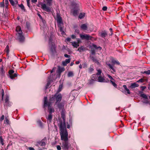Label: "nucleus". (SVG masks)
Wrapping results in <instances>:
<instances>
[{
  "label": "nucleus",
  "mask_w": 150,
  "mask_h": 150,
  "mask_svg": "<svg viewBox=\"0 0 150 150\" xmlns=\"http://www.w3.org/2000/svg\"><path fill=\"white\" fill-rule=\"evenodd\" d=\"M59 29L60 31L62 32V34H63L64 33V31L63 27H60V28H59Z\"/></svg>",
  "instance_id": "nucleus-44"
},
{
  "label": "nucleus",
  "mask_w": 150,
  "mask_h": 150,
  "mask_svg": "<svg viewBox=\"0 0 150 150\" xmlns=\"http://www.w3.org/2000/svg\"><path fill=\"white\" fill-rule=\"evenodd\" d=\"M8 0H5V4L6 5V6H7V5H8Z\"/></svg>",
  "instance_id": "nucleus-61"
},
{
  "label": "nucleus",
  "mask_w": 150,
  "mask_h": 150,
  "mask_svg": "<svg viewBox=\"0 0 150 150\" xmlns=\"http://www.w3.org/2000/svg\"><path fill=\"white\" fill-rule=\"evenodd\" d=\"M16 30L18 33H22L21 27L19 26H18L16 27Z\"/></svg>",
  "instance_id": "nucleus-26"
},
{
  "label": "nucleus",
  "mask_w": 150,
  "mask_h": 150,
  "mask_svg": "<svg viewBox=\"0 0 150 150\" xmlns=\"http://www.w3.org/2000/svg\"><path fill=\"white\" fill-rule=\"evenodd\" d=\"M5 71L4 69V66H2L0 70V76H1V78H3L5 77Z\"/></svg>",
  "instance_id": "nucleus-13"
},
{
  "label": "nucleus",
  "mask_w": 150,
  "mask_h": 150,
  "mask_svg": "<svg viewBox=\"0 0 150 150\" xmlns=\"http://www.w3.org/2000/svg\"><path fill=\"white\" fill-rule=\"evenodd\" d=\"M48 79H49V81L47 83V84H46V89L48 88L49 87V86H50V81H51V80L49 78H48Z\"/></svg>",
  "instance_id": "nucleus-31"
},
{
  "label": "nucleus",
  "mask_w": 150,
  "mask_h": 150,
  "mask_svg": "<svg viewBox=\"0 0 150 150\" xmlns=\"http://www.w3.org/2000/svg\"><path fill=\"white\" fill-rule=\"evenodd\" d=\"M5 51H6L7 54H9V47L8 45H7L5 50Z\"/></svg>",
  "instance_id": "nucleus-32"
},
{
  "label": "nucleus",
  "mask_w": 150,
  "mask_h": 150,
  "mask_svg": "<svg viewBox=\"0 0 150 150\" xmlns=\"http://www.w3.org/2000/svg\"><path fill=\"white\" fill-rule=\"evenodd\" d=\"M85 16V13H80L79 16V18L80 19H82L84 18Z\"/></svg>",
  "instance_id": "nucleus-24"
},
{
  "label": "nucleus",
  "mask_w": 150,
  "mask_h": 150,
  "mask_svg": "<svg viewBox=\"0 0 150 150\" xmlns=\"http://www.w3.org/2000/svg\"><path fill=\"white\" fill-rule=\"evenodd\" d=\"M107 76L110 79V80L112 81H114V79L112 78V77L110 76V75L107 74Z\"/></svg>",
  "instance_id": "nucleus-50"
},
{
  "label": "nucleus",
  "mask_w": 150,
  "mask_h": 150,
  "mask_svg": "<svg viewBox=\"0 0 150 150\" xmlns=\"http://www.w3.org/2000/svg\"><path fill=\"white\" fill-rule=\"evenodd\" d=\"M57 105V106L58 108L60 109H62L64 106V105H63V103H58L57 104H56Z\"/></svg>",
  "instance_id": "nucleus-22"
},
{
  "label": "nucleus",
  "mask_w": 150,
  "mask_h": 150,
  "mask_svg": "<svg viewBox=\"0 0 150 150\" xmlns=\"http://www.w3.org/2000/svg\"><path fill=\"white\" fill-rule=\"evenodd\" d=\"M107 35V34L105 32H102L100 35V36L103 37L104 38Z\"/></svg>",
  "instance_id": "nucleus-33"
},
{
  "label": "nucleus",
  "mask_w": 150,
  "mask_h": 150,
  "mask_svg": "<svg viewBox=\"0 0 150 150\" xmlns=\"http://www.w3.org/2000/svg\"><path fill=\"white\" fill-rule=\"evenodd\" d=\"M18 6L21 7L22 10H24V11H25V9L24 6L23 4H21L20 5H18Z\"/></svg>",
  "instance_id": "nucleus-39"
},
{
  "label": "nucleus",
  "mask_w": 150,
  "mask_h": 150,
  "mask_svg": "<svg viewBox=\"0 0 150 150\" xmlns=\"http://www.w3.org/2000/svg\"><path fill=\"white\" fill-rule=\"evenodd\" d=\"M0 142L2 145H4V143L3 142V140L1 136L0 137Z\"/></svg>",
  "instance_id": "nucleus-42"
},
{
  "label": "nucleus",
  "mask_w": 150,
  "mask_h": 150,
  "mask_svg": "<svg viewBox=\"0 0 150 150\" xmlns=\"http://www.w3.org/2000/svg\"><path fill=\"white\" fill-rule=\"evenodd\" d=\"M64 142L62 143V146L65 150H67L69 148V144L68 141H64Z\"/></svg>",
  "instance_id": "nucleus-12"
},
{
  "label": "nucleus",
  "mask_w": 150,
  "mask_h": 150,
  "mask_svg": "<svg viewBox=\"0 0 150 150\" xmlns=\"http://www.w3.org/2000/svg\"><path fill=\"white\" fill-rule=\"evenodd\" d=\"M58 27L59 28H60V27H62L63 23H58Z\"/></svg>",
  "instance_id": "nucleus-63"
},
{
  "label": "nucleus",
  "mask_w": 150,
  "mask_h": 150,
  "mask_svg": "<svg viewBox=\"0 0 150 150\" xmlns=\"http://www.w3.org/2000/svg\"><path fill=\"white\" fill-rule=\"evenodd\" d=\"M81 42V40L78 38L76 40V48L77 47L79 46V44Z\"/></svg>",
  "instance_id": "nucleus-25"
},
{
  "label": "nucleus",
  "mask_w": 150,
  "mask_h": 150,
  "mask_svg": "<svg viewBox=\"0 0 150 150\" xmlns=\"http://www.w3.org/2000/svg\"><path fill=\"white\" fill-rule=\"evenodd\" d=\"M88 25L86 24H82L80 26L81 29L85 31L86 30L88 29Z\"/></svg>",
  "instance_id": "nucleus-15"
},
{
  "label": "nucleus",
  "mask_w": 150,
  "mask_h": 150,
  "mask_svg": "<svg viewBox=\"0 0 150 150\" xmlns=\"http://www.w3.org/2000/svg\"><path fill=\"white\" fill-rule=\"evenodd\" d=\"M4 118V115H3L0 118V121L2 122Z\"/></svg>",
  "instance_id": "nucleus-53"
},
{
  "label": "nucleus",
  "mask_w": 150,
  "mask_h": 150,
  "mask_svg": "<svg viewBox=\"0 0 150 150\" xmlns=\"http://www.w3.org/2000/svg\"><path fill=\"white\" fill-rule=\"evenodd\" d=\"M148 99H144L142 100V101L143 103H149V102L148 101Z\"/></svg>",
  "instance_id": "nucleus-47"
},
{
  "label": "nucleus",
  "mask_w": 150,
  "mask_h": 150,
  "mask_svg": "<svg viewBox=\"0 0 150 150\" xmlns=\"http://www.w3.org/2000/svg\"><path fill=\"white\" fill-rule=\"evenodd\" d=\"M98 81L100 82H105V79L103 77H102L101 76H99L98 77Z\"/></svg>",
  "instance_id": "nucleus-19"
},
{
  "label": "nucleus",
  "mask_w": 150,
  "mask_h": 150,
  "mask_svg": "<svg viewBox=\"0 0 150 150\" xmlns=\"http://www.w3.org/2000/svg\"><path fill=\"white\" fill-rule=\"evenodd\" d=\"M71 9V14L75 16V3L74 2H72L70 5Z\"/></svg>",
  "instance_id": "nucleus-7"
},
{
  "label": "nucleus",
  "mask_w": 150,
  "mask_h": 150,
  "mask_svg": "<svg viewBox=\"0 0 150 150\" xmlns=\"http://www.w3.org/2000/svg\"><path fill=\"white\" fill-rule=\"evenodd\" d=\"M55 99L56 101L55 104H57V103H59L62 99V95L61 93H58L57 92L55 94Z\"/></svg>",
  "instance_id": "nucleus-5"
},
{
  "label": "nucleus",
  "mask_w": 150,
  "mask_h": 150,
  "mask_svg": "<svg viewBox=\"0 0 150 150\" xmlns=\"http://www.w3.org/2000/svg\"><path fill=\"white\" fill-rule=\"evenodd\" d=\"M4 6V1L0 3V7H3Z\"/></svg>",
  "instance_id": "nucleus-46"
},
{
  "label": "nucleus",
  "mask_w": 150,
  "mask_h": 150,
  "mask_svg": "<svg viewBox=\"0 0 150 150\" xmlns=\"http://www.w3.org/2000/svg\"><path fill=\"white\" fill-rule=\"evenodd\" d=\"M40 4L41 6V8L44 11L48 12H50L51 11V8L47 6L45 4H43L41 2Z\"/></svg>",
  "instance_id": "nucleus-6"
},
{
  "label": "nucleus",
  "mask_w": 150,
  "mask_h": 150,
  "mask_svg": "<svg viewBox=\"0 0 150 150\" xmlns=\"http://www.w3.org/2000/svg\"><path fill=\"white\" fill-rule=\"evenodd\" d=\"M61 117L63 119V123H64L66 125L65 123V113L64 110H62L61 113Z\"/></svg>",
  "instance_id": "nucleus-14"
},
{
  "label": "nucleus",
  "mask_w": 150,
  "mask_h": 150,
  "mask_svg": "<svg viewBox=\"0 0 150 150\" xmlns=\"http://www.w3.org/2000/svg\"><path fill=\"white\" fill-rule=\"evenodd\" d=\"M38 124L39 126L41 127H43L42 123L41 121H39L38 122Z\"/></svg>",
  "instance_id": "nucleus-43"
},
{
  "label": "nucleus",
  "mask_w": 150,
  "mask_h": 150,
  "mask_svg": "<svg viewBox=\"0 0 150 150\" xmlns=\"http://www.w3.org/2000/svg\"><path fill=\"white\" fill-rule=\"evenodd\" d=\"M110 82L114 87H115V88H116L117 87V85L115 82H114V81H113L110 80Z\"/></svg>",
  "instance_id": "nucleus-37"
},
{
  "label": "nucleus",
  "mask_w": 150,
  "mask_h": 150,
  "mask_svg": "<svg viewBox=\"0 0 150 150\" xmlns=\"http://www.w3.org/2000/svg\"><path fill=\"white\" fill-rule=\"evenodd\" d=\"M10 4L12 6H14L15 4V3L13 0H9Z\"/></svg>",
  "instance_id": "nucleus-45"
},
{
  "label": "nucleus",
  "mask_w": 150,
  "mask_h": 150,
  "mask_svg": "<svg viewBox=\"0 0 150 150\" xmlns=\"http://www.w3.org/2000/svg\"><path fill=\"white\" fill-rule=\"evenodd\" d=\"M71 44L74 47H75V41L71 42Z\"/></svg>",
  "instance_id": "nucleus-64"
},
{
  "label": "nucleus",
  "mask_w": 150,
  "mask_h": 150,
  "mask_svg": "<svg viewBox=\"0 0 150 150\" xmlns=\"http://www.w3.org/2000/svg\"><path fill=\"white\" fill-rule=\"evenodd\" d=\"M80 4L79 2L76 3V14L77 13V11L79 9Z\"/></svg>",
  "instance_id": "nucleus-21"
},
{
  "label": "nucleus",
  "mask_w": 150,
  "mask_h": 150,
  "mask_svg": "<svg viewBox=\"0 0 150 150\" xmlns=\"http://www.w3.org/2000/svg\"><path fill=\"white\" fill-rule=\"evenodd\" d=\"M8 116H7L5 117V120H4V123H6L8 125H9L10 124V122L8 118Z\"/></svg>",
  "instance_id": "nucleus-27"
},
{
  "label": "nucleus",
  "mask_w": 150,
  "mask_h": 150,
  "mask_svg": "<svg viewBox=\"0 0 150 150\" xmlns=\"http://www.w3.org/2000/svg\"><path fill=\"white\" fill-rule=\"evenodd\" d=\"M140 88L143 91L146 88V87L144 86H141Z\"/></svg>",
  "instance_id": "nucleus-54"
},
{
  "label": "nucleus",
  "mask_w": 150,
  "mask_h": 150,
  "mask_svg": "<svg viewBox=\"0 0 150 150\" xmlns=\"http://www.w3.org/2000/svg\"><path fill=\"white\" fill-rule=\"evenodd\" d=\"M111 63L112 64V65H111L110 64H108L107 65L109 66V68L112 70V71H111V72L113 73L116 72V71L114 68V65L115 64L119 65L120 64V63L118 61L115 60L114 59H112L111 61Z\"/></svg>",
  "instance_id": "nucleus-3"
},
{
  "label": "nucleus",
  "mask_w": 150,
  "mask_h": 150,
  "mask_svg": "<svg viewBox=\"0 0 150 150\" xmlns=\"http://www.w3.org/2000/svg\"><path fill=\"white\" fill-rule=\"evenodd\" d=\"M144 73H145L147 74H150V70H149L146 71H144Z\"/></svg>",
  "instance_id": "nucleus-51"
},
{
  "label": "nucleus",
  "mask_w": 150,
  "mask_h": 150,
  "mask_svg": "<svg viewBox=\"0 0 150 150\" xmlns=\"http://www.w3.org/2000/svg\"><path fill=\"white\" fill-rule=\"evenodd\" d=\"M85 49V47L84 46H81L79 47L78 50L79 52H82Z\"/></svg>",
  "instance_id": "nucleus-29"
},
{
  "label": "nucleus",
  "mask_w": 150,
  "mask_h": 150,
  "mask_svg": "<svg viewBox=\"0 0 150 150\" xmlns=\"http://www.w3.org/2000/svg\"><path fill=\"white\" fill-rule=\"evenodd\" d=\"M92 46L93 47H94L95 48H96V49H98L100 50L102 49V48L101 47H100V46L97 47L96 45H94V44Z\"/></svg>",
  "instance_id": "nucleus-35"
},
{
  "label": "nucleus",
  "mask_w": 150,
  "mask_h": 150,
  "mask_svg": "<svg viewBox=\"0 0 150 150\" xmlns=\"http://www.w3.org/2000/svg\"><path fill=\"white\" fill-rule=\"evenodd\" d=\"M141 96L145 99H148L147 96L144 94H141Z\"/></svg>",
  "instance_id": "nucleus-36"
},
{
  "label": "nucleus",
  "mask_w": 150,
  "mask_h": 150,
  "mask_svg": "<svg viewBox=\"0 0 150 150\" xmlns=\"http://www.w3.org/2000/svg\"><path fill=\"white\" fill-rule=\"evenodd\" d=\"M144 79H140L139 80H138L137 82H141V83H142V82H143L144 81Z\"/></svg>",
  "instance_id": "nucleus-48"
},
{
  "label": "nucleus",
  "mask_w": 150,
  "mask_h": 150,
  "mask_svg": "<svg viewBox=\"0 0 150 150\" xmlns=\"http://www.w3.org/2000/svg\"><path fill=\"white\" fill-rule=\"evenodd\" d=\"M59 126L61 139L63 141H68V133L66 128V125L63 123V121L62 120H59Z\"/></svg>",
  "instance_id": "nucleus-1"
},
{
  "label": "nucleus",
  "mask_w": 150,
  "mask_h": 150,
  "mask_svg": "<svg viewBox=\"0 0 150 150\" xmlns=\"http://www.w3.org/2000/svg\"><path fill=\"white\" fill-rule=\"evenodd\" d=\"M70 60L71 59L69 58L66 59L65 61H63L62 62V65L64 66L67 65V64L70 62Z\"/></svg>",
  "instance_id": "nucleus-16"
},
{
  "label": "nucleus",
  "mask_w": 150,
  "mask_h": 150,
  "mask_svg": "<svg viewBox=\"0 0 150 150\" xmlns=\"http://www.w3.org/2000/svg\"><path fill=\"white\" fill-rule=\"evenodd\" d=\"M64 56L66 58H69L70 57V56L67 54H65L64 55Z\"/></svg>",
  "instance_id": "nucleus-60"
},
{
  "label": "nucleus",
  "mask_w": 150,
  "mask_h": 150,
  "mask_svg": "<svg viewBox=\"0 0 150 150\" xmlns=\"http://www.w3.org/2000/svg\"><path fill=\"white\" fill-rule=\"evenodd\" d=\"M47 100V97H45L44 98V105L43 107L45 109V110L46 109L45 108L47 106H48V109L49 110V114H52V112L54 111V110L53 108H51V102H48Z\"/></svg>",
  "instance_id": "nucleus-2"
},
{
  "label": "nucleus",
  "mask_w": 150,
  "mask_h": 150,
  "mask_svg": "<svg viewBox=\"0 0 150 150\" xmlns=\"http://www.w3.org/2000/svg\"><path fill=\"white\" fill-rule=\"evenodd\" d=\"M12 145V144L11 143H9L8 144V145L7 146L6 149H8V147L9 146H11Z\"/></svg>",
  "instance_id": "nucleus-59"
},
{
  "label": "nucleus",
  "mask_w": 150,
  "mask_h": 150,
  "mask_svg": "<svg viewBox=\"0 0 150 150\" xmlns=\"http://www.w3.org/2000/svg\"><path fill=\"white\" fill-rule=\"evenodd\" d=\"M52 114H50L48 116V117L47 118V120L50 123L51 122L52 120Z\"/></svg>",
  "instance_id": "nucleus-23"
},
{
  "label": "nucleus",
  "mask_w": 150,
  "mask_h": 150,
  "mask_svg": "<svg viewBox=\"0 0 150 150\" xmlns=\"http://www.w3.org/2000/svg\"><path fill=\"white\" fill-rule=\"evenodd\" d=\"M55 94L54 95H52V96L50 97L49 99V102H51V104L52 103H53L55 100Z\"/></svg>",
  "instance_id": "nucleus-20"
},
{
  "label": "nucleus",
  "mask_w": 150,
  "mask_h": 150,
  "mask_svg": "<svg viewBox=\"0 0 150 150\" xmlns=\"http://www.w3.org/2000/svg\"><path fill=\"white\" fill-rule=\"evenodd\" d=\"M88 70H89V71L90 72H92V71H93V68L91 67V68H90L89 69H88Z\"/></svg>",
  "instance_id": "nucleus-57"
},
{
  "label": "nucleus",
  "mask_w": 150,
  "mask_h": 150,
  "mask_svg": "<svg viewBox=\"0 0 150 150\" xmlns=\"http://www.w3.org/2000/svg\"><path fill=\"white\" fill-rule=\"evenodd\" d=\"M74 76V74L73 72L70 71L69 72L68 74V77H72Z\"/></svg>",
  "instance_id": "nucleus-34"
},
{
  "label": "nucleus",
  "mask_w": 150,
  "mask_h": 150,
  "mask_svg": "<svg viewBox=\"0 0 150 150\" xmlns=\"http://www.w3.org/2000/svg\"><path fill=\"white\" fill-rule=\"evenodd\" d=\"M107 8L106 6H104L102 8V10L104 11H105L107 10Z\"/></svg>",
  "instance_id": "nucleus-58"
},
{
  "label": "nucleus",
  "mask_w": 150,
  "mask_h": 150,
  "mask_svg": "<svg viewBox=\"0 0 150 150\" xmlns=\"http://www.w3.org/2000/svg\"><path fill=\"white\" fill-rule=\"evenodd\" d=\"M98 72L97 73L96 75L99 76L101 74L102 72V71L100 69H98L97 70Z\"/></svg>",
  "instance_id": "nucleus-40"
},
{
  "label": "nucleus",
  "mask_w": 150,
  "mask_h": 150,
  "mask_svg": "<svg viewBox=\"0 0 150 150\" xmlns=\"http://www.w3.org/2000/svg\"><path fill=\"white\" fill-rule=\"evenodd\" d=\"M14 72V71L13 70H10L8 71V73L9 77L11 79H13L17 76L18 74L16 73H14L13 74Z\"/></svg>",
  "instance_id": "nucleus-8"
},
{
  "label": "nucleus",
  "mask_w": 150,
  "mask_h": 150,
  "mask_svg": "<svg viewBox=\"0 0 150 150\" xmlns=\"http://www.w3.org/2000/svg\"><path fill=\"white\" fill-rule=\"evenodd\" d=\"M18 38L20 42H23L25 40V38L24 36L22 35V33H18Z\"/></svg>",
  "instance_id": "nucleus-10"
},
{
  "label": "nucleus",
  "mask_w": 150,
  "mask_h": 150,
  "mask_svg": "<svg viewBox=\"0 0 150 150\" xmlns=\"http://www.w3.org/2000/svg\"><path fill=\"white\" fill-rule=\"evenodd\" d=\"M139 86V85L137 84L136 83H131L129 87L132 89H133L136 87H137Z\"/></svg>",
  "instance_id": "nucleus-18"
},
{
  "label": "nucleus",
  "mask_w": 150,
  "mask_h": 150,
  "mask_svg": "<svg viewBox=\"0 0 150 150\" xmlns=\"http://www.w3.org/2000/svg\"><path fill=\"white\" fill-rule=\"evenodd\" d=\"M47 141L46 138L43 139L41 141L37 142L36 144V146H38L40 145L41 146H45L46 144L45 142Z\"/></svg>",
  "instance_id": "nucleus-9"
},
{
  "label": "nucleus",
  "mask_w": 150,
  "mask_h": 150,
  "mask_svg": "<svg viewBox=\"0 0 150 150\" xmlns=\"http://www.w3.org/2000/svg\"><path fill=\"white\" fill-rule=\"evenodd\" d=\"M80 37L81 38L82 40H92L93 38L92 36L89 35L88 34H80Z\"/></svg>",
  "instance_id": "nucleus-4"
},
{
  "label": "nucleus",
  "mask_w": 150,
  "mask_h": 150,
  "mask_svg": "<svg viewBox=\"0 0 150 150\" xmlns=\"http://www.w3.org/2000/svg\"><path fill=\"white\" fill-rule=\"evenodd\" d=\"M57 22L58 23H62L61 17L58 15L57 16Z\"/></svg>",
  "instance_id": "nucleus-17"
},
{
  "label": "nucleus",
  "mask_w": 150,
  "mask_h": 150,
  "mask_svg": "<svg viewBox=\"0 0 150 150\" xmlns=\"http://www.w3.org/2000/svg\"><path fill=\"white\" fill-rule=\"evenodd\" d=\"M91 58L92 60H93L94 62H98L97 60L96 59L94 58L93 57H92Z\"/></svg>",
  "instance_id": "nucleus-49"
},
{
  "label": "nucleus",
  "mask_w": 150,
  "mask_h": 150,
  "mask_svg": "<svg viewBox=\"0 0 150 150\" xmlns=\"http://www.w3.org/2000/svg\"><path fill=\"white\" fill-rule=\"evenodd\" d=\"M4 91L3 89H2L1 90V97L2 100L3 99L4 96Z\"/></svg>",
  "instance_id": "nucleus-38"
},
{
  "label": "nucleus",
  "mask_w": 150,
  "mask_h": 150,
  "mask_svg": "<svg viewBox=\"0 0 150 150\" xmlns=\"http://www.w3.org/2000/svg\"><path fill=\"white\" fill-rule=\"evenodd\" d=\"M66 40L67 42H69L71 40V38H68L66 39Z\"/></svg>",
  "instance_id": "nucleus-55"
},
{
  "label": "nucleus",
  "mask_w": 150,
  "mask_h": 150,
  "mask_svg": "<svg viewBox=\"0 0 150 150\" xmlns=\"http://www.w3.org/2000/svg\"><path fill=\"white\" fill-rule=\"evenodd\" d=\"M65 70V69L64 68L59 67L58 68V73L59 74H60L62 71Z\"/></svg>",
  "instance_id": "nucleus-28"
},
{
  "label": "nucleus",
  "mask_w": 150,
  "mask_h": 150,
  "mask_svg": "<svg viewBox=\"0 0 150 150\" xmlns=\"http://www.w3.org/2000/svg\"><path fill=\"white\" fill-rule=\"evenodd\" d=\"M50 51L52 53H54L55 51V50L54 46L52 45L50 48Z\"/></svg>",
  "instance_id": "nucleus-30"
},
{
  "label": "nucleus",
  "mask_w": 150,
  "mask_h": 150,
  "mask_svg": "<svg viewBox=\"0 0 150 150\" xmlns=\"http://www.w3.org/2000/svg\"><path fill=\"white\" fill-rule=\"evenodd\" d=\"M96 80V79L95 78L93 79L92 78L91 80L89 81V83L90 84H91L93 83Z\"/></svg>",
  "instance_id": "nucleus-41"
},
{
  "label": "nucleus",
  "mask_w": 150,
  "mask_h": 150,
  "mask_svg": "<svg viewBox=\"0 0 150 150\" xmlns=\"http://www.w3.org/2000/svg\"><path fill=\"white\" fill-rule=\"evenodd\" d=\"M56 147L57 150H61V148L60 146L59 145H57Z\"/></svg>",
  "instance_id": "nucleus-52"
},
{
  "label": "nucleus",
  "mask_w": 150,
  "mask_h": 150,
  "mask_svg": "<svg viewBox=\"0 0 150 150\" xmlns=\"http://www.w3.org/2000/svg\"><path fill=\"white\" fill-rule=\"evenodd\" d=\"M5 101V102L4 104V106L10 107L11 105V103L9 101V97L8 96H6Z\"/></svg>",
  "instance_id": "nucleus-11"
},
{
  "label": "nucleus",
  "mask_w": 150,
  "mask_h": 150,
  "mask_svg": "<svg viewBox=\"0 0 150 150\" xmlns=\"http://www.w3.org/2000/svg\"><path fill=\"white\" fill-rule=\"evenodd\" d=\"M91 53L92 54H95V51L94 50H91Z\"/></svg>",
  "instance_id": "nucleus-56"
},
{
  "label": "nucleus",
  "mask_w": 150,
  "mask_h": 150,
  "mask_svg": "<svg viewBox=\"0 0 150 150\" xmlns=\"http://www.w3.org/2000/svg\"><path fill=\"white\" fill-rule=\"evenodd\" d=\"M38 15L40 19H41V20H43V18H42L40 14H38Z\"/></svg>",
  "instance_id": "nucleus-62"
}]
</instances>
